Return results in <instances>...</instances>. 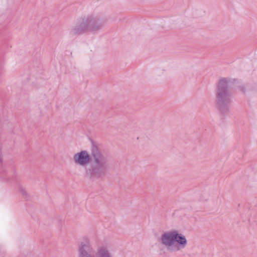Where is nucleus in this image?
<instances>
[{"label":"nucleus","mask_w":257,"mask_h":257,"mask_svg":"<svg viewBox=\"0 0 257 257\" xmlns=\"http://www.w3.org/2000/svg\"><path fill=\"white\" fill-rule=\"evenodd\" d=\"M91 154L92 163L89 167L86 168V176L94 181L104 176L108 166V158L94 145H92Z\"/></svg>","instance_id":"obj_1"},{"label":"nucleus","mask_w":257,"mask_h":257,"mask_svg":"<svg viewBox=\"0 0 257 257\" xmlns=\"http://www.w3.org/2000/svg\"><path fill=\"white\" fill-rule=\"evenodd\" d=\"M159 241L161 245L171 253L178 252L185 248L187 245L186 236L176 229L164 232Z\"/></svg>","instance_id":"obj_2"},{"label":"nucleus","mask_w":257,"mask_h":257,"mask_svg":"<svg viewBox=\"0 0 257 257\" xmlns=\"http://www.w3.org/2000/svg\"><path fill=\"white\" fill-rule=\"evenodd\" d=\"M106 21V18L101 14H91L83 18L80 23L74 26L71 31L75 34L87 31L95 33L103 27Z\"/></svg>","instance_id":"obj_3"},{"label":"nucleus","mask_w":257,"mask_h":257,"mask_svg":"<svg viewBox=\"0 0 257 257\" xmlns=\"http://www.w3.org/2000/svg\"><path fill=\"white\" fill-rule=\"evenodd\" d=\"M229 79H219L215 92L216 102L222 110H227L231 102L232 95L228 89Z\"/></svg>","instance_id":"obj_4"},{"label":"nucleus","mask_w":257,"mask_h":257,"mask_svg":"<svg viewBox=\"0 0 257 257\" xmlns=\"http://www.w3.org/2000/svg\"><path fill=\"white\" fill-rule=\"evenodd\" d=\"M96 253L90 238L87 236H83L78 246V257H96Z\"/></svg>","instance_id":"obj_5"},{"label":"nucleus","mask_w":257,"mask_h":257,"mask_svg":"<svg viewBox=\"0 0 257 257\" xmlns=\"http://www.w3.org/2000/svg\"><path fill=\"white\" fill-rule=\"evenodd\" d=\"M91 156L89 152L85 150L75 153L73 157V161L76 165L85 168L89 164Z\"/></svg>","instance_id":"obj_6"},{"label":"nucleus","mask_w":257,"mask_h":257,"mask_svg":"<svg viewBox=\"0 0 257 257\" xmlns=\"http://www.w3.org/2000/svg\"><path fill=\"white\" fill-rule=\"evenodd\" d=\"M96 257H112L106 247L101 246L97 249L95 254Z\"/></svg>","instance_id":"obj_7"},{"label":"nucleus","mask_w":257,"mask_h":257,"mask_svg":"<svg viewBox=\"0 0 257 257\" xmlns=\"http://www.w3.org/2000/svg\"><path fill=\"white\" fill-rule=\"evenodd\" d=\"M18 188H19V190L20 192L24 196H26V197L27 196V191H26V189H25V187H24L22 185H19Z\"/></svg>","instance_id":"obj_8"}]
</instances>
